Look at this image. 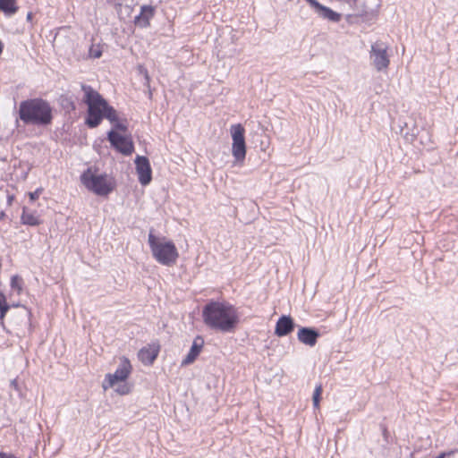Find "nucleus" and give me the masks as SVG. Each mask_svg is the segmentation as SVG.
<instances>
[{
    "instance_id": "27",
    "label": "nucleus",
    "mask_w": 458,
    "mask_h": 458,
    "mask_svg": "<svg viewBox=\"0 0 458 458\" xmlns=\"http://www.w3.org/2000/svg\"><path fill=\"white\" fill-rule=\"evenodd\" d=\"M40 192H41V190H38H38H36V191H33V192H30V200H32V201L36 200V199L39 197Z\"/></svg>"
},
{
    "instance_id": "3",
    "label": "nucleus",
    "mask_w": 458,
    "mask_h": 458,
    "mask_svg": "<svg viewBox=\"0 0 458 458\" xmlns=\"http://www.w3.org/2000/svg\"><path fill=\"white\" fill-rule=\"evenodd\" d=\"M148 242L154 259L159 264L170 267L176 263L179 253L172 241L165 237L158 238L151 231L148 233Z\"/></svg>"
},
{
    "instance_id": "9",
    "label": "nucleus",
    "mask_w": 458,
    "mask_h": 458,
    "mask_svg": "<svg viewBox=\"0 0 458 458\" xmlns=\"http://www.w3.org/2000/svg\"><path fill=\"white\" fill-rule=\"evenodd\" d=\"M131 371V365L129 360L123 357L115 371L113 374L108 373L106 375L103 382V388L106 390L108 387H115V386L120 382H125L130 376Z\"/></svg>"
},
{
    "instance_id": "18",
    "label": "nucleus",
    "mask_w": 458,
    "mask_h": 458,
    "mask_svg": "<svg viewBox=\"0 0 458 458\" xmlns=\"http://www.w3.org/2000/svg\"><path fill=\"white\" fill-rule=\"evenodd\" d=\"M16 0H0V12L6 16H12L18 12Z\"/></svg>"
},
{
    "instance_id": "14",
    "label": "nucleus",
    "mask_w": 458,
    "mask_h": 458,
    "mask_svg": "<svg viewBox=\"0 0 458 458\" xmlns=\"http://www.w3.org/2000/svg\"><path fill=\"white\" fill-rule=\"evenodd\" d=\"M203 344H204L203 337L200 335L196 336L195 339L193 340L192 345H191L188 354L182 360V365L185 366V365H190V364L193 363L196 360V359L198 358V356L199 355V353L202 350Z\"/></svg>"
},
{
    "instance_id": "2",
    "label": "nucleus",
    "mask_w": 458,
    "mask_h": 458,
    "mask_svg": "<svg viewBox=\"0 0 458 458\" xmlns=\"http://www.w3.org/2000/svg\"><path fill=\"white\" fill-rule=\"evenodd\" d=\"M18 117L25 125L45 127L52 123L53 107L41 98H29L20 102Z\"/></svg>"
},
{
    "instance_id": "17",
    "label": "nucleus",
    "mask_w": 458,
    "mask_h": 458,
    "mask_svg": "<svg viewBox=\"0 0 458 458\" xmlns=\"http://www.w3.org/2000/svg\"><path fill=\"white\" fill-rule=\"evenodd\" d=\"M321 17L327 19L331 21L337 22L341 20V14L333 11L329 7L324 6L322 4L319 5L318 10L316 11Z\"/></svg>"
},
{
    "instance_id": "29",
    "label": "nucleus",
    "mask_w": 458,
    "mask_h": 458,
    "mask_svg": "<svg viewBox=\"0 0 458 458\" xmlns=\"http://www.w3.org/2000/svg\"><path fill=\"white\" fill-rule=\"evenodd\" d=\"M5 304H7L6 297L2 292H0V306L5 305Z\"/></svg>"
},
{
    "instance_id": "5",
    "label": "nucleus",
    "mask_w": 458,
    "mask_h": 458,
    "mask_svg": "<svg viewBox=\"0 0 458 458\" xmlns=\"http://www.w3.org/2000/svg\"><path fill=\"white\" fill-rule=\"evenodd\" d=\"M80 179L87 190L98 196H107L114 190V186L107 179V174H98L92 171L91 167L87 168L81 174Z\"/></svg>"
},
{
    "instance_id": "32",
    "label": "nucleus",
    "mask_w": 458,
    "mask_h": 458,
    "mask_svg": "<svg viewBox=\"0 0 458 458\" xmlns=\"http://www.w3.org/2000/svg\"><path fill=\"white\" fill-rule=\"evenodd\" d=\"M31 19H32V13H29L27 14V20H28V21H30Z\"/></svg>"
},
{
    "instance_id": "19",
    "label": "nucleus",
    "mask_w": 458,
    "mask_h": 458,
    "mask_svg": "<svg viewBox=\"0 0 458 458\" xmlns=\"http://www.w3.org/2000/svg\"><path fill=\"white\" fill-rule=\"evenodd\" d=\"M21 223L23 225L36 226L38 225L41 221L38 216L33 212H29L26 208H23L22 214L21 216Z\"/></svg>"
},
{
    "instance_id": "24",
    "label": "nucleus",
    "mask_w": 458,
    "mask_h": 458,
    "mask_svg": "<svg viewBox=\"0 0 458 458\" xmlns=\"http://www.w3.org/2000/svg\"><path fill=\"white\" fill-rule=\"evenodd\" d=\"M89 56L92 58H99L102 55V47L100 45H91L89 47Z\"/></svg>"
},
{
    "instance_id": "22",
    "label": "nucleus",
    "mask_w": 458,
    "mask_h": 458,
    "mask_svg": "<svg viewBox=\"0 0 458 458\" xmlns=\"http://www.w3.org/2000/svg\"><path fill=\"white\" fill-rule=\"evenodd\" d=\"M11 287L13 290H17L20 293L22 289V279L18 275L13 276L11 278Z\"/></svg>"
},
{
    "instance_id": "6",
    "label": "nucleus",
    "mask_w": 458,
    "mask_h": 458,
    "mask_svg": "<svg viewBox=\"0 0 458 458\" xmlns=\"http://www.w3.org/2000/svg\"><path fill=\"white\" fill-rule=\"evenodd\" d=\"M230 134L232 137V155L235 161L242 164L246 157V142H245V129L242 124L236 123L230 127Z\"/></svg>"
},
{
    "instance_id": "31",
    "label": "nucleus",
    "mask_w": 458,
    "mask_h": 458,
    "mask_svg": "<svg viewBox=\"0 0 458 458\" xmlns=\"http://www.w3.org/2000/svg\"><path fill=\"white\" fill-rule=\"evenodd\" d=\"M3 49H4V44L2 43V41L0 40V55H2L3 53Z\"/></svg>"
},
{
    "instance_id": "26",
    "label": "nucleus",
    "mask_w": 458,
    "mask_h": 458,
    "mask_svg": "<svg viewBox=\"0 0 458 458\" xmlns=\"http://www.w3.org/2000/svg\"><path fill=\"white\" fill-rule=\"evenodd\" d=\"M10 305L7 303L5 305L0 306V325L4 326V320L10 310Z\"/></svg>"
},
{
    "instance_id": "11",
    "label": "nucleus",
    "mask_w": 458,
    "mask_h": 458,
    "mask_svg": "<svg viewBox=\"0 0 458 458\" xmlns=\"http://www.w3.org/2000/svg\"><path fill=\"white\" fill-rule=\"evenodd\" d=\"M298 340L310 347L316 345L320 337L319 331L315 327H301L297 333Z\"/></svg>"
},
{
    "instance_id": "21",
    "label": "nucleus",
    "mask_w": 458,
    "mask_h": 458,
    "mask_svg": "<svg viewBox=\"0 0 458 458\" xmlns=\"http://www.w3.org/2000/svg\"><path fill=\"white\" fill-rule=\"evenodd\" d=\"M322 392H323L322 385L319 384L315 387V390H314V393L312 395V402H313V406L315 409L319 408Z\"/></svg>"
},
{
    "instance_id": "33",
    "label": "nucleus",
    "mask_w": 458,
    "mask_h": 458,
    "mask_svg": "<svg viewBox=\"0 0 458 458\" xmlns=\"http://www.w3.org/2000/svg\"><path fill=\"white\" fill-rule=\"evenodd\" d=\"M4 216H5V215H4V212H2V213L0 214V219H4Z\"/></svg>"
},
{
    "instance_id": "28",
    "label": "nucleus",
    "mask_w": 458,
    "mask_h": 458,
    "mask_svg": "<svg viewBox=\"0 0 458 458\" xmlns=\"http://www.w3.org/2000/svg\"><path fill=\"white\" fill-rule=\"evenodd\" d=\"M311 7H313L316 11L318 10V8L319 7V5L321 4L318 0H306Z\"/></svg>"
},
{
    "instance_id": "16",
    "label": "nucleus",
    "mask_w": 458,
    "mask_h": 458,
    "mask_svg": "<svg viewBox=\"0 0 458 458\" xmlns=\"http://www.w3.org/2000/svg\"><path fill=\"white\" fill-rule=\"evenodd\" d=\"M100 108L103 113V119L108 120L111 123L119 119L117 111L108 104V102L100 94Z\"/></svg>"
},
{
    "instance_id": "10",
    "label": "nucleus",
    "mask_w": 458,
    "mask_h": 458,
    "mask_svg": "<svg viewBox=\"0 0 458 458\" xmlns=\"http://www.w3.org/2000/svg\"><path fill=\"white\" fill-rule=\"evenodd\" d=\"M138 179L142 186H147L152 181V168L149 160L145 156H137L134 160Z\"/></svg>"
},
{
    "instance_id": "12",
    "label": "nucleus",
    "mask_w": 458,
    "mask_h": 458,
    "mask_svg": "<svg viewBox=\"0 0 458 458\" xmlns=\"http://www.w3.org/2000/svg\"><path fill=\"white\" fill-rule=\"evenodd\" d=\"M296 325L293 318L290 315H282L276 321L275 327V335L283 337L293 332Z\"/></svg>"
},
{
    "instance_id": "25",
    "label": "nucleus",
    "mask_w": 458,
    "mask_h": 458,
    "mask_svg": "<svg viewBox=\"0 0 458 458\" xmlns=\"http://www.w3.org/2000/svg\"><path fill=\"white\" fill-rule=\"evenodd\" d=\"M114 388L120 394H127L130 392V387L125 382H120Z\"/></svg>"
},
{
    "instance_id": "8",
    "label": "nucleus",
    "mask_w": 458,
    "mask_h": 458,
    "mask_svg": "<svg viewBox=\"0 0 458 458\" xmlns=\"http://www.w3.org/2000/svg\"><path fill=\"white\" fill-rule=\"evenodd\" d=\"M387 45L381 40H377L371 45L369 58L377 72L386 70L389 66L390 60L387 55Z\"/></svg>"
},
{
    "instance_id": "30",
    "label": "nucleus",
    "mask_w": 458,
    "mask_h": 458,
    "mask_svg": "<svg viewBox=\"0 0 458 458\" xmlns=\"http://www.w3.org/2000/svg\"><path fill=\"white\" fill-rule=\"evenodd\" d=\"M449 454H450V453L442 452L436 458H445Z\"/></svg>"
},
{
    "instance_id": "34",
    "label": "nucleus",
    "mask_w": 458,
    "mask_h": 458,
    "mask_svg": "<svg viewBox=\"0 0 458 458\" xmlns=\"http://www.w3.org/2000/svg\"><path fill=\"white\" fill-rule=\"evenodd\" d=\"M145 77H146V79H147V80H148V72H146V73H145Z\"/></svg>"
},
{
    "instance_id": "20",
    "label": "nucleus",
    "mask_w": 458,
    "mask_h": 458,
    "mask_svg": "<svg viewBox=\"0 0 458 458\" xmlns=\"http://www.w3.org/2000/svg\"><path fill=\"white\" fill-rule=\"evenodd\" d=\"M407 126L408 124L405 123V128H401V134L403 136V138L407 140V141H410V142H412L416 137H417V134H418V129L417 128H413L411 130V131L410 132L407 129Z\"/></svg>"
},
{
    "instance_id": "1",
    "label": "nucleus",
    "mask_w": 458,
    "mask_h": 458,
    "mask_svg": "<svg viewBox=\"0 0 458 458\" xmlns=\"http://www.w3.org/2000/svg\"><path fill=\"white\" fill-rule=\"evenodd\" d=\"M202 318L208 328L221 333L234 332L240 322L239 314L233 305L213 300L203 307Z\"/></svg>"
},
{
    "instance_id": "15",
    "label": "nucleus",
    "mask_w": 458,
    "mask_h": 458,
    "mask_svg": "<svg viewBox=\"0 0 458 458\" xmlns=\"http://www.w3.org/2000/svg\"><path fill=\"white\" fill-rule=\"evenodd\" d=\"M158 349L152 347H143L138 353L139 360L144 365H151L157 358Z\"/></svg>"
},
{
    "instance_id": "13",
    "label": "nucleus",
    "mask_w": 458,
    "mask_h": 458,
    "mask_svg": "<svg viewBox=\"0 0 458 458\" xmlns=\"http://www.w3.org/2000/svg\"><path fill=\"white\" fill-rule=\"evenodd\" d=\"M155 7L152 5H142L139 15L134 18V24L140 28L146 29L150 26V20L155 15Z\"/></svg>"
},
{
    "instance_id": "7",
    "label": "nucleus",
    "mask_w": 458,
    "mask_h": 458,
    "mask_svg": "<svg viewBox=\"0 0 458 458\" xmlns=\"http://www.w3.org/2000/svg\"><path fill=\"white\" fill-rule=\"evenodd\" d=\"M106 138L111 147L122 155L128 157L134 152V143L131 134H121L114 130H110Z\"/></svg>"
},
{
    "instance_id": "23",
    "label": "nucleus",
    "mask_w": 458,
    "mask_h": 458,
    "mask_svg": "<svg viewBox=\"0 0 458 458\" xmlns=\"http://www.w3.org/2000/svg\"><path fill=\"white\" fill-rule=\"evenodd\" d=\"M112 124L113 128L111 130H114V131H117L119 133L120 131L123 133H126L128 131L127 124L123 121H120L119 119H117L114 123H112Z\"/></svg>"
},
{
    "instance_id": "35",
    "label": "nucleus",
    "mask_w": 458,
    "mask_h": 458,
    "mask_svg": "<svg viewBox=\"0 0 458 458\" xmlns=\"http://www.w3.org/2000/svg\"><path fill=\"white\" fill-rule=\"evenodd\" d=\"M12 199H13V197H11V196L8 197L9 201H11Z\"/></svg>"
},
{
    "instance_id": "4",
    "label": "nucleus",
    "mask_w": 458,
    "mask_h": 458,
    "mask_svg": "<svg viewBox=\"0 0 458 458\" xmlns=\"http://www.w3.org/2000/svg\"><path fill=\"white\" fill-rule=\"evenodd\" d=\"M81 89L84 92L82 101L87 105V114L85 124L89 128L98 127L103 121V113L100 108V94L91 86L82 84Z\"/></svg>"
}]
</instances>
